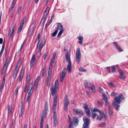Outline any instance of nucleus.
<instances>
[{"label":"nucleus","mask_w":128,"mask_h":128,"mask_svg":"<svg viewBox=\"0 0 128 128\" xmlns=\"http://www.w3.org/2000/svg\"><path fill=\"white\" fill-rule=\"evenodd\" d=\"M97 103L98 105L100 107H102L103 106V103L100 101L97 102Z\"/></svg>","instance_id":"c03bdc74"},{"label":"nucleus","mask_w":128,"mask_h":128,"mask_svg":"<svg viewBox=\"0 0 128 128\" xmlns=\"http://www.w3.org/2000/svg\"><path fill=\"white\" fill-rule=\"evenodd\" d=\"M73 121L74 122V124L75 126H76L78 125L79 120L77 117L74 116L73 118Z\"/></svg>","instance_id":"f3484780"},{"label":"nucleus","mask_w":128,"mask_h":128,"mask_svg":"<svg viewBox=\"0 0 128 128\" xmlns=\"http://www.w3.org/2000/svg\"><path fill=\"white\" fill-rule=\"evenodd\" d=\"M116 48L120 52L123 51L122 49L120 48L118 46Z\"/></svg>","instance_id":"603ef678"},{"label":"nucleus","mask_w":128,"mask_h":128,"mask_svg":"<svg viewBox=\"0 0 128 128\" xmlns=\"http://www.w3.org/2000/svg\"><path fill=\"white\" fill-rule=\"evenodd\" d=\"M66 69L64 68L62 70V74L60 76V81L61 82H63L66 74Z\"/></svg>","instance_id":"1a4fd4ad"},{"label":"nucleus","mask_w":128,"mask_h":128,"mask_svg":"<svg viewBox=\"0 0 128 128\" xmlns=\"http://www.w3.org/2000/svg\"><path fill=\"white\" fill-rule=\"evenodd\" d=\"M26 16H25L23 18L22 21L20 24L24 25V24L26 21Z\"/></svg>","instance_id":"e433bc0d"},{"label":"nucleus","mask_w":128,"mask_h":128,"mask_svg":"<svg viewBox=\"0 0 128 128\" xmlns=\"http://www.w3.org/2000/svg\"><path fill=\"white\" fill-rule=\"evenodd\" d=\"M100 116L102 117V118L106 117V115L105 113L103 112H102L100 114Z\"/></svg>","instance_id":"72a5a7b5"},{"label":"nucleus","mask_w":128,"mask_h":128,"mask_svg":"<svg viewBox=\"0 0 128 128\" xmlns=\"http://www.w3.org/2000/svg\"><path fill=\"white\" fill-rule=\"evenodd\" d=\"M89 124H83L82 128H89Z\"/></svg>","instance_id":"3c124183"},{"label":"nucleus","mask_w":128,"mask_h":128,"mask_svg":"<svg viewBox=\"0 0 128 128\" xmlns=\"http://www.w3.org/2000/svg\"><path fill=\"white\" fill-rule=\"evenodd\" d=\"M84 106H83V107L85 109V110L89 108L87 104L86 103L84 104Z\"/></svg>","instance_id":"f704fd0d"},{"label":"nucleus","mask_w":128,"mask_h":128,"mask_svg":"<svg viewBox=\"0 0 128 128\" xmlns=\"http://www.w3.org/2000/svg\"><path fill=\"white\" fill-rule=\"evenodd\" d=\"M30 79V75L29 74L26 77V83L28 84Z\"/></svg>","instance_id":"cd10ccee"},{"label":"nucleus","mask_w":128,"mask_h":128,"mask_svg":"<svg viewBox=\"0 0 128 128\" xmlns=\"http://www.w3.org/2000/svg\"><path fill=\"white\" fill-rule=\"evenodd\" d=\"M117 95V93L114 92H112L111 93V96H115Z\"/></svg>","instance_id":"6e6d98bb"},{"label":"nucleus","mask_w":128,"mask_h":128,"mask_svg":"<svg viewBox=\"0 0 128 128\" xmlns=\"http://www.w3.org/2000/svg\"><path fill=\"white\" fill-rule=\"evenodd\" d=\"M97 114H96L95 113H92V118L93 119H95L96 117L97 116Z\"/></svg>","instance_id":"c9c22d12"},{"label":"nucleus","mask_w":128,"mask_h":128,"mask_svg":"<svg viewBox=\"0 0 128 128\" xmlns=\"http://www.w3.org/2000/svg\"><path fill=\"white\" fill-rule=\"evenodd\" d=\"M32 85L31 84V83H30V84L28 86V93L31 94V91L32 90Z\"/></svg>","instance_id":"393cba45"},{"label":"nucleus","mask_w":128,"mask_h":128,"mask_svg":"<svg viewBox=\"0 0 128 128\" xmlns=\"http://www.w3.org/2000/svg\"><path fill=\"white\" fill-rule=\"evenodd\" d=\"M83 38V37L82 36H80L78 38V39L80 40H82Z\"/></svg>","instance_id":"e2e57ef3"},{"label":"nucleus","mask_w":128,"mask_h":128,"mask_svg":"<svg viewBox=\"0 0 128 128\" xmlns=\"http://www.w3.org/2000/svg\"><path fill=\"white\" fill-rule=\"evenodd\" d=\"M24 69L22 68V69L21 70L20 74L19 76V81L20 82L22 80L23 77V74L24 72Z\"/></svg>","instance_id":"412c9836"},{"label":"nucleus","mask_w":128,"mask_h":128,"mask_svg":"<svg viewBox=\"0 0 128 128\" xmlns=\"http://www.w3.org/2000/svg\"><path fill=\"white\" fill-rule=\"evenodd\" d=\"M31 94L28 93L27 96V98L26 100V102L29 103L30 101V96H31Z\"/></svg>","instance_id":"b1692460"},{"label":"nucleus","mask_w":128,"mask_h":128,"mask_svg":"<svg viewBox=\"0 0 128 128\" xmlns=\"http://www.w3.org/2000/svg\"><path fill=\"white\" fill-rule=\"evenodd\" d=\"M81 54L80 52V50L79 48H77L76 51V58L78 63H79L80 60Z\"/></svg>","instance_id":"423d86ee"},{"label":"nucleus","mask_w":128,"mask_h":128,"mask_svg":"<svg viewBox=\"0 0 128 128\" xmlns=\"http://www.w3.org/2000/svg\"><path fill=\"white\" fill-rule=\"evenodd\" d=\"M58 123L56 113V112H54V126H55Z\"/></svg>","instance_id":"dca6fc26"},{"label":"nucleus","mask_w":128,"mask_h":128,"mask_svg":"<svg viewBox=\"0 0 128 128\" xmlns=\"http://www.w3.org/2000/svg\"><path fill=\"white\" fill-rule=\"evenodd\" d=\"M91 92L93 93L96 92V90L94 85L90 83L88 84V86Z\"/></svg>","instance_id":"ddd939ff"},{"label":"nucleus","mask_w":128,"mask_h":128,"mask_svg":"<svg viewBox=\"0 0 128 128\" xmlns=\"http://www.w3.org/2000/svg\"><path fill=\"white\" fill-rule=\"evenodd\" d=\"M5 83V81L4 80V78L3 80V81H2V84H1L0 87H4V85Z\"/></svg>","instance_id":"13d9d810"},{"label":"nucleus","mask_w":128,"mask_h":128,"mask_svg":"<svg viewBox=\"0 0 128 128\" xmlns=\"http://www.w3.org/2000/svg\"><path fill=\"white\" fill-rule=\"evenodd\" d=\"M102 117L100 116H98L97 118L96 119V120H98L99 121L100 120H101L102 119Z\"/></svg>","instance_id":"37998d69"},{"label":"nucleus","mask_w":128,"mask_h":128,"mask_svg":"<svg viewBox=\"0 0 128 128\" xmlns=\"http://www.w3.org/2000/svg\"><path fill=\"white\" fill-rule=\"evenodd\" d=\"M84 84L86 88H88V82L86 80H85L84 82Z\"/></svg>","instance_id":"a18cd8bd"},{"label":"nucleus","mask_w":128,"mask_h":128,"mask_svg":"<svg viewBox=\"0 0 128 128\" xmlns=\"http://www.w3.org/2000/svg\"><path fill=\"white\" fill-rule=\"evenodd\" d=\"M64 30V29L60 30L58 35V37L60 36L62 34V33Z\"/></svg>","instance_id":"2f4dec72"},{"label":"nucleus","mask_w":128,"mask_h":128,"mask_svg":"<svg viewBox=\"0 0 128 128\" xmlns=\"http://www.w3.org/2000/svg\"><path fill=\"white\" fill-rule=\"evenodd\" d=\"M22 6H20V7L18 9V13L19 14H20V13L22 12Z\"/></svg>","instance_id":"ea45409f"},{"label":"nucleus","mask_w":128,"mask_h":128,"mask_svg":"<svg viewBox=\"0 0 128 128\" xmlns=\"http://www.w3.org/2000/svg\"><path fill=\"white\" fill-rule=\"evenodd\" d=\"M35 54H33L32 56L30 63V66L31 68H32L34 66L35 61Z\"/></svg>","instance_id":"2eb2a0df"},{"label":"nucleus","mask_w":128,"mask_h":128,"mask_svg":"<svg viewBox=\"0 0 128 128\" xmlns=\"http://www.w3.org/2000/svg\"><path fill=\"white\" fill-rule=\"evenodd\" d=\"M113 44L116 48L118 46V45L117 44V43L116 42H114L113 43Z\"/></svg>","instance_id":"0e129e2a"},{"label":"nucleus","mask_w":128,"mask_h":128,"mask_svg":"<svg viewBox=\"0 0 128 128\" xmlns=\"http://www.w3.org/2000/svg\"><path fill=\"white\" fill-rule=\"evenodd\" d=\"M108 84L110 85V86L114 88L115 87V85L112 82H109L108 83Z\"/></svg>","instance_id":"49530a36"},{"label":"nucleus","mask_w":128,"mask_h":128,"mask_svg":"<svg viewBox=\"0 0 128 128\" xmlns=\"http://www.w3.org/2000/svg\"><path fill=\"white\" fill-rule=\"evenodd\" d=\"M112 72H116V70L115 69V66L114 65L113 66H112Z\"/></svg>","instance_id":"de8ad7c7"},{"label":"nucleus","mask_w":128,"mask_h":128,"mask_svg":"<svg viewBox=\"0 0 128 128\" xmlns=\"http://www.w3.org/2000/svg\"><path fill=\"white\" fill-rule=\"evenodd\" d=\"M69 128H73L74 126L73 124H69Z\"/></svg>","instance_id":"338daca9"},{"label":"nucleus","mask_w":128,"mask_h":128,"mask_svg":"<svg viewBox=\"0 0 128 128\" xmlns=\"http://www.w3.org/2000/svg\"><path fill=\"white\" fill-rule=\"evenodd\" d=\"M53 85H52L51 86V88L52 95V96L58 95L57 90L58 86V83L57 80L55 81L54 86V87H52Z\"/></svg>","instance_id":"f03ea898"},{"label":"nucleus","mask_w":128,"mask_h":128,"mask_svg":"<svg viewBox=\"0 0 128 128\" xmlns=\"http://www.w3.org/2000/svg\"><path fill=\"white\" fill-rule=\"evenodd\" d=\"M86 114L88 116H90V111L89 108L85 110Z\"/></svg>","instance_id":"c85d7f7f"},{"label":"nucleus","mask_w":128,"mask_h":128,"mask_svg":"<svg viewBox=\"0 0 128 128\" xmlns=\"http://www.w3.org/2000/svg\"><path fill=\"white\" fill-rule=\"evenodd\" d=\"M20 65L21 62H18V65L16 66L13 75V78L14 79H15L16 78L17 74L19 72V69Z\"/></svg>","instance_id":"6e6552de"},{"label":"nucleus","mask_w":128,"mask_h":128,"mask_svg":"<svg viewBox=\"0 0 128 128\" xmlns=\"http://www.w3.org/2000/svg\"><path fill=\"white\" fill-rule=\"evenodd\" d=\"M16 1L15 0H13L12 1V2L10 8V11L11 12L13 8H14V6L15 5Z\"/></svg>","instance_id":"4be33fe9"},{"label":"nucleus","mask_w":128,"mask_h":128,"mask_svg":"<svg viewBox=\"0 0 128 128\" xmlns=\"http://www.w3.org/2000/svg\"><path fill=\"white\" fill-rule=\"evenodd\" d=\"M26 16H25L23 18L22 21L20 24L24 25V24L26 21Z\"/></svg>","instance_id":"4c0bfd02"},{"label":"nucleus","mask_w":128,"mask_h":128,"mask_svg":"<svg viewBox=\"0 0 128 128\" xmlns=\"http://www.w3.org/2000/svg\"><path fill=\"white\" fill-rule=\"evenodd\" d=\"M52 73V71L48 70V74L46 80V84L47 86L49 87L50 86V83L51 79V75Z\"/></svg>","instance_id":"9b49d317"},{"label":"nucleus","mask_w":128,"mask_h":128,"mask_svg":"<svg viewBox=\"0 0 128 128\" xmlns=\"http://www.w3.org/2000/svg\"><path fill=\"white\" fill-rule=\"evenodd\" d=\"M118 71L120 74L119 77L120 78L122 79H124L126 78V75H124V73L120 69L118 70Z\"/></svg>","instance_id":"4468645a"},{"label":"nucleus","mask_w":128,"mask_h":128,"mask_svg":"<svg viewBox=\"0 0 128 128\" xmlns=\"http://www.w3.org/2000/svg\"><path fill=\"white\" fill-rule=\"evenodd\" d=\"M6 67L4 66H3V68L2 69V71L1 72V74L2 75H3L4 72H5V71H6Z\"/></svg>","instance_id":"473e14b6"},{"label":"nucleus","mask_w":128,"mask_h":128,"mask_svg":"<svg viewBox=\"0 0 128 128\" xmlns=\"http://www.w3.org/2000/svg\"><path fill=\"white\" fill-rule=\"evenodd\" d=\"M50 8L49 7H47L44 11V13L42 17V18L46 20V16L49 13Z\"/></svg>","instance_id":"a211bd4d"},{"label":"nucleus","mask_w":128,"mask_h":128,"mask_svg":"<svg viewBox=\"0 0 128 128\" xmlns=\"http://www.w3.org/2000/svg\"><path fill=\"white\" fill-rule=\"evenodd\" d=\"M108 100H106V101H104L105 102V106H108V105H110V104L108 102Z\"/></svg>","instance_id":"69168bd1"},{"label":"nucleus","mask_w":128,"mask_h":128,"mask_svg":"<svg viewBox=\"0 0 128 128\" xmlns=\"http://www.w3.org/2000/svg\"><path fill=\"white\" fill-rule=\"evenodd\" d=\"M106 123L105 122H102L101 123V124L99 125V126L101 127H104L106 124Z\"/></svg>","instance_id":"09e8293b"},{"label":"nucleus","mask_w":128,"mask_h":128,"mask_svg":"<svg viewBox=\"0 0 128 128\" xmlns=\"http://www.w3.org/2000/svg\"><path fill=\"white\" fill-rule=\"evenodd\" d=\"M46 20L45 19H44L42 18V20L40 24L41 25H43L44 23V22Z\"/></svg>","instance_id":"5fc2aeb1"},{"label":"nucleus","mask_w":128,"mask_h":128,"mask_svg":"<svg viewBox=\"0 0 128 128\" xmlns=\"http://www.w3.org/2000/svg\"><path fill=\"white\" fill-rule=\"evenodd\" d=\"M83 119L84 122V124L90 125V120L87 118L85 116L83 118Z\"/></svg>","instance_id":"6ab92c4d"},{"label":"nucleus","mask_w":128,"mask_h":128,"mask_svg":"<svg viewBox=\"0 0 128 128\" xmlns=\"http://www.w3.org/2000/svg\"><path fill=\"white\" fill-rule=\"evenodd\" d=\"M124 97L123 95L121 94L118 96H116L114 98L115 101H114L113 103V105L114 108L117 111L119 110L118 108L120 106L119 104H120L121 102L123 100Z\"/></svg>","instance_id":"f257e3e1"},{"label":"nucleus","mask_w":128,"mask_h":128,"mask_svg":"<svg viewBox=\"0 0 128 128\" xmlns=\"http://www.w3.org/2000/svg\"><path fill=\"white\" fill-rule=\"evenodd\" d=\"M48 112V104L47 102L45 103V106L44 110L42 112L41 117L40 121H43L44 120V117L46 116Z\"/></svg>","instance_id":"20e7f679"},{"label":"nucleus","mask_w":128,"mask_h":128,"mask_svg":"<svg viewBox=\"0 0 128 128\" xmlns=\"http://www.w3.org/2000/svg\"><path fill=\"white\" fill-rule=\"evenodd\" d=\"M12 105L11 104H9L8 105V115H11L12 110Z\"/></svg>","instance_id":"aec40b11"},{"label":"nucleus","mask_w":128,"mask_h":128,"mask_svg":"<svg viewBox=\"0 0 128 128\" xmlns=\"http://www.w3.org/2000/svg\"><path fill=\"white\" fill-rule=\"evenodd\" d=\"M73 111L74 114L76 115L78 114L80 115H83L84 114V112L83 111L79 108H78L76 109H73Z\"/></svg>","instance_id":"9d476101"},{"label":"nucleus","mask_w":128,"mask_h":128,"mask_svg":"<svg viewBox=\"0 0 128 128\" xmlns=\"http://www.w3.org/2000/svg\"><path fill=\"white\" fill-rule=\"evenodd\" d=\"M23 26V24H20V26L18 28V33L20 32L22 30Z\"/></svg>","instance_id":"c756f323"},{"label":"nucleus","mask_w":128,"mask_h":128,"mask_svg":"<svg viewBox=\"0 0 128 128\" xmlns=\"http://www.w3.org/2000/svg\"><path fill=\"white\" fill-rule=\"evenodd\" d=\"M79 70L81 72H85L86 71V70L84 68L81 67H80Z\"/></svg>","instance_id":"58836bf2"},{"label":"nucleus","mask_w":128,"mask_h":128,"mask_svg":"<svg viewBox=\"0 0 128 128\" xmlns=\"http://www.w3.org/2000/svg\"><path fill=\"white\" fill-rule=\"evenodd\" d=\"M68 121L69 122V124H73V122L72 121L71 118L69 115H68Z\"/></svg>","instance_id":"a19ab883"},{"label":"nucleus","mask_w":128,"mask_h":128,"mask_svg":"<svg viewBox=\"0 0 128 128\" xmlns=\"http://www.w3.org/2000/svg\"><path fill=\"white\" fill-rule=\"evenodd\" d=\"M103 95V98L104 100V101H106V100H108V99L106 95L105 94H102Z\"/></svg>","instance_id":"7c9ffc66"},{"label":"nucleus","mask_w":128,"mask_h":128,"mask_svg":"<svg viewBox=\"0 0 128 128\" xmlns=\"http://www.w3.org/2000/svg\"><path fill=\"white\" fill-rule=\"evenodd\" d=\"M41 71L42 72V76L43 78L44 76L46 71V68L45 67H44Z\"/></svg>","instance_id":"bb28decb"},{"label":"nucleus","mask_w":128,"mask_h":128,"mask_svg":"<svg viewBox=\"0 0 128 128\" xmlns=\"http://www.w3.org/2000/svg\"><path fill=\"white\" fill-rule=\"evenodd\" d=\"M65 57L66 62H68V64L67 66L68 71L70 72H71L72 65L70 56L68 55V52L66 54Z\"/></svg>","instance_id":"7ed1b4c3"},{"label":"nucleus","mask_w":128,"mask_h":128,"mask_svg":"<svg viewBox=\"0 0 128 128\" xmlns=\"http://www.w3.org/2000/svg\"><path fill=\"white\" fill-rule=\"evenodd\" d=\"M54 96L53 104L52 106L53 112L54 113L56 108L57 104V101L58 95H53Z\"/></svg>","instance_id":"0eeeda50"},{"label":"nucleus","mask_w":128,"mask_h":128,"mask_svg":"<svg viewBox=\"0 0 128 128\" xmlns=\"http://www.w3.org/2000/svg\"><path fill=\"white\" fill-rule=\"evenodd\" d=\"M98 89L99 92L101 93H103V89L101 87H99L98 88Z\"/></svg>","instance_id":"4d7b16f0"},{"label":"nucleus","mask_w":128,"mask_h":128,"mask_svg":"<svg viewBox=\"0 0 128 128\" xmlns=\"http://www.w3.org/2000/svg\"><path fill=\"white\" fill-rule=\"evenodd\" d=\"M47 54L48 53L47 52H46L44 54V60H45L46 59V56H47Z\"/></svg>","instance_id":"052dcab7"},{"label":"nucleus","mask_w":128,"mask_h":128,"mask_svg":"<svg viewBox=\"0 0 128 128\" xmlns=\"http://www.w3.org/2000/svg\"><path fill=\"white\" fill-rule=\"evenodd\" d=\"M43 122L40 121V128H42L43 126Z\"/></svg>","instance_id":"774afa93"},{"label":"nucleus","mask_w":128,"mask_h":128,"mask_svg":"<svg viewBox=\"0 0 128 128\" xmlns=\"http://www.w3.org/2000/svg\"><path fill=\"white\" fill-rule=\"evenodd\" d=\"M64 109L66 111H67L68 110V106L69 104V102L68 96L67 95L65 96L64 101Z\"/></svg>","instance_id":"39448f33"},{"label":"nucleus","mask_w":128,"mask_h":128,"mask_svg":"<svg viewBox=\"0 0 128 128\" xmlns=\"http://www.w3.org/2000/svg\"><path fill=\"white\" fill-rule=\"evenodd\" d=\"M19 89V88L18 87H17L16 88V89L15 91V92H14V94L15 95H16L17 92H18V91Z\"/></svg>","instance_id":"8fccbe9b"},{"label":"nucleus","mask_w":128,"mask_h":128,"mask_svg":"<svg viewBox=\"0 0 128 128\" xmlns=\"http://www.w3.org/2000/svg\"><path fill=\"white\" fill-rule=\"evenodd\" d=\"M9 60H10V57L9 56H8L6 58V59L5 63L4 65V66H4V67H5L6 68L7 66L8 65V63Z\"/></svg>","instance_id":"5701e85b"},{"label":"nucleus","mask_w":128,"mask_h":128,"mask_svg":"<svg viewBox=\"0 0 128 128\" xmlns=\"http://www.w3.org/2000/svg\"><path fill=\"white\" fill-rule=\"evenodd\" d=\"M28 84H27L26 83V85L25 86H24V92H25L26 91V89L27 88L28 85Z\"/></svg>","instance_id":"bf43d9fd"},{"label":"nucleus","mask_w":128,"mask_h":128,"mask_svg":"<svg viewBox=\"0 0 128 128\" xmlns=\"http://www.w3.org/2000/svg\"><path fill=\"white\" fill-rule=\"evenodd\" d=\"M55 54H53L52 58L51 60L50 65L49 66V70H48L51 71V69L52 68V65L54 63V62L55 60Z\"/></svg>","instance_id":"f8f14e48"},{"label":"nucleus","mask_w":128,"mask_h":128,"mask_svg":"<svg viewBox=\"0 0 128 128\" xmlns=\"http://www.w3.org/2000/svg\"><path fill=\"white\" fill-rule=\"evenodd\" d=\"M108 113L109 114L110 116V117H112V115L113 113L112 110H108Z\"/></svg>","instance_id":"864d4df0"},{"label":"nucleus","mask_w":128,"mask_h":128,"mask_svg":"<svg viewBox=\"0 0 128 128\" xmlns=\"http://www.w3.org/2000/svg\"><path fill=\"white\" fill-rule=\"evenodd\" d=\"M63 27L62 25L60 23H58V27L56 30H58V31L59 30H61L62 29H64L63 28Z\"/></svg>","instance_id":"a878e982"},{"label":"nucleus","mask_w":128,"mask_h":128,"mask_svg":"<svg viewBox=\"0 0 128 128\" xmlns=\"http://www.w3.org/2000/svg\"><path fill=\"white\" fill-rule=\"evenodd\" d=\"M58 32V30H56L52 34V36H55Z\"/></svg>","instance_id":"79ce46f5"},{"label":"nucleus","mask_w":128,"mask_h":128,"mask_svg":"<svg viewBox=\"0 0 128 128\" xmlns=\"http://www.w3.org/2000/svg\"><path fill=\"white\" fill-rule=\"evenodd\" d=\"M108 110H112L111 104L110 105H108Z\"/></svg>","instance_id":"680f3d73"}]
</instances>
